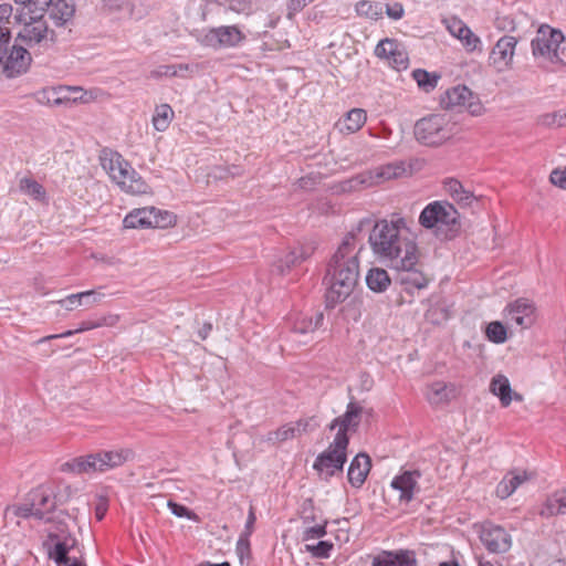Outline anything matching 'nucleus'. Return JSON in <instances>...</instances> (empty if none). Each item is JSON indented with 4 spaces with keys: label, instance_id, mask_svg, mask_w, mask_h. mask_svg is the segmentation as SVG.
<instances>
[{
    "label": "nucleus",
    "instance_id": "nucleus-1",
    "mask_svg": "<svg viewBox=\"0 0 566 566\" xmlns=\"http://www.w3.org/2000/svg\"><path fill=\"white\" fill-rule=\"evenodd\" d=\"M364 244L357 241L355 231L348 232L327 264L326 304L334 307L354 291L359 279V254Z\"/></svg>",
    "mask_w": 566,
    "mask_h": 566
},
{
    "label": "nucleus",
    "instance_id": "nucleus-2",
    "mask_svg": "<svg viewBox=\"0 0 566 566\" xmlns=\"http://www.w3.org/2000/svg\"><path fill=\"white\" fill-rule=\"evenodd\" d=\"M406 232V222L402 218L377 221L368 238L374 254L390 265L400 263L402 266H410L418 247Z\"/></svg>",
    "mask_w": 566,
    "mask_h": 566
},
{
    "label": "nucleus",
    "instance_id": "nucleus-3",
    "mask_svg": "<svg viewBox=\"0 0 566 566\" xmlns=\"http://www.w3.org/2000/svg\"><path fill=\"white\" fill-rule=\"evenodd\" d=\"M102 166L125 192L130 195L149 192L150 187L118 153L112 154L109 158H102Z\"/></svg>",
    "mask_w": 566,
    "mask_h": 566
},
{
    "label": "nucleus",
    "instance_id": "nucleus-4",
    "mask_svg": "<svg viewBox=\"0 0 566 566\" xmlns=\"http://www.w3.org/2000/svg\"><path fill=\"white\" fill-rule=\"evenodd\" d=\"M56 507L55 493L46 485H40L31 490L15 514L21 517H34L40 521H53L52 513Z\"/></svg>",
    "mask_w": 566,
    "mask_h": 566
},
{
    "label": "nucleus",
    "instance_id": "nucleus-5",
    "mask_svg": "<svg viewBox=\"0 0 566 566\" xmlns=\"http://www.w3.org/2000/svg\"><path fill=\"white\" fill-rule=\"evenodd\" d=\"M413 134L424 146H439L452 136V125L446 115L432 114L416 123Z\"/></svg>",
    "mask_w": 566,
    "mask_h": 566
},
{
    "label": "nucleus",
    "instance_id": "nucleus-6",
    "mask_svg": "<svg viewBox=\"0 0 566 566\" xmlns=\"http://www.w3.org/2000/svg\"><path fill=\"white\" fill-rule=\"evenodd\" d=\"M347 448L344 438L335 437L327 449L316 457L313 469L322 480L328 481L336 473L343 472L347 461Z\"/></svg>",
    "mask_w": 566,
    "mask_h": 566
},
{
    "label": "nucleus",
    "instance_id": "nucleus-7",
    "mask_svg": "<svg viewBox=\"0 0 566 566\" xmlns=\"http://www.w3.org/2000/svg\"><path fill=\"white\" fill-rule=\"evenodd\" d=\"M564 35L558 30L543 28L538 30L537 35L532 40V51L534 56L544 57L552 63L566 64L564 60L565 48H562Z\"/></svg>",
    "mask_w": 566,
    "mask_h": 566
},
{
    "label": "nucleus",
    "instance_id": "nucleus-8",
    "mask_svg": "<svg viewBox=\"0 0 566 566\" xmlns=\"http://www.w3.org/2000/svg\"><path fill=\"white\" fill-rule=\"evenodd\" d=\"M176 217L154 207L134 209L123 220L126 229L167 228L174 226Z\"/></svg>",
    "mask_w": 566,
    "mask_h": 566
},
{
    "label": "nucleus",
    "instance_id": "nucleus-9",
    "mask_svg": "<svg viewBox=\"0 0 566 566\" xmlns=\"http://www.w3.org/2000/svg\"><path fill=\"white\" fill-rule=\"evenodd\" d=\"M459 213L448 201H433L424 207L419 216V223L426 229L453 226L458 222Z\"/></svg>",
    "mask_w": 566,
    "mask_h": 566
},
{
    "label": "nucleus",
    "instance_id": "nucleus-10",
    "mask_svg": "<svg viewBox=\"0 0 566 566\" xmlns=\"http://www.w3.org/2000/svg\"><path fill=\"white\" fill-rule=\"evenodd\" d=\"M17 19L23 24L20 30L17 41L28 45H34L45 39L48 33V23L44 19V12L42 14H35L30 10L19 11Z\"/></svg>",
    "mask_w": 566,
    "mask_h": 566
},
{
    "label": "nucleus",
    "instance_id": "nucleus-11",
    "mask_svg": "<svg viewBox=\"0 0 566 566\" xmlns=\"http://www.w3.org/2000/svg\"><path fill=\"white\" fill-rule=\"evenodd\" d=\"M244 40V33L237 25H221L206 31L200 43L218 50L238 46Z\"/></svg>",
    "mask_w": 566,
    "mask_h": 566
},
{
    "label": "nucleus",
    "instance_id": "nucleus-12",
    "mask_svg": "<svg viewBox=\"0 0 566 566\" xmlns=\"http://www.w3.org/2000/svg\"><path fill=\"white\" fill-rule=\"evenodd\" d=\"M440 104L446 109L465 107L472 115H479L482 109L479 98L464 85L447 90L440 98Z\"/></svg>",
    "mask_w": 566,
    "mask_h": 566
},
{
    "label": "nucleus",
    "instance_id": "nucleus-13",
    "mask_svg": "<svg viewBox=\"0 0 566 566\" xmlns=\"http://www.w3.org/2000/svg\"><path fill=\"white\" fill-rule=\"evenodd\" d=\"M31 61V54L25 48L17 43L10 46L9 43L7 52L1 56L0 65L3 66L7 77H17L29 70Z\"/></svg>",
    "mask_w": 566,
    "mask_h": 566
},
{
    "label": "nucleus",
    "instance_id": "nucleus-14",
    "mask_svg": "<svg viewBox=\"0 0 566 566\" xmlns=\"http://www.w3.org/2000/svg\"><path fill=\"white\" fill-rule=\"evenodd\" d=\"M363 407L354 401L347 405L344 415L335 418L328 426L329 430L337 429L335 437H342L345 439L346 444H349L348 432L357 431L361 421Z\"/></svg>",
    "mask_w": 566,
    "mask_h": 566
},
{
    "label": "nucleus",
    "instance_id": "nucleus-15",
    "mask_svg": "<svg viewBox=\"0 0 566 566\" xmlns=\"http://www.w3.org/2000/svg\"><path fill=\"white\" fill-rule=\"evenodd\" d=\"M480 539L489 552L495 554L505 553L512 546L511 535L502 526L491 523L482 525Z\"/></svg>",
    "mask_w": 566,
    "mask_h": 566
},
{
    "label": "nucleus",
    "instance_id": "nucleus-16",
    "mask_svg": "<svg viewBox=\"0 0 566 566\" xmlns=\"http://www.w3.org/2000/svg\"><path fill=\"white\" fill-rule=\"evenodd\" d=\"M507 323L522 329L530 328L535 323V305L527 298H517L505 308Z\"/></svg>",
    "mask_w": 566,
    "mask_h": 566
},
{
    "label": "nucleus",
    "instance_id": "nucleus-17",
    "mask_svg": "<svg viewBox=\"0 0 566 566\" xmlns=\"http://www.w3.org/2000/svg\"><path fill=\"white\" fill-rule=\"evenodd\" d=\"M516 44L517 40L512 35H503L497 40L489 56L490 64L497 72H503L511 66Z\"/></svg>",
    "mask_w": 566,
    "mask_h": 566
},
{
    "label": "nucleus",
    "instance_id": "nucleus-18",
    "mask_svg": "<svg viewBox=\"0 0 566 566\" xmlns=\"http://www.w3.org/2000/svg\"><path fill=\"white\" fill-rule=\"evenodd\" d=\"M418 251L415 252V260L410 266L401 265L396 263L391 268L396 269L398 274V281L403 286L406 292H411L413 289L421 290L428 285V279L421 270L417 268L418 264Z\"/></svg>",
    "mask_w": 566,
    "mask_h": 566
},
{
    "label": "nucleus",
    "instance_id": "nucleus-19",
    "mask_svg": "<svg viewBox=\"0 0 566 566\" xmlns=\"http://www.w3.org/2000/svg\"><path fill=\"white\" fill-rule=\"evenodd\" d=\"M419 478V471H403L392 479L390 485L394 490L399 492L400 503H410L415 494L420 491L418 484Z\"/></svg>",
    "mask_w": 566,
    "mask_h": 566
},
{
    "label": "nucleus",
    "instance_id": "nucleus-20",
    "mask_svg": "<svg viewBox=\"0 0 566 566\" xmlns=\"http://www.w3.org/2000/svg\"><path fill=\"white\" fill-rule=\"evenodd\" d=\"M371 566H417L413 551H382L373 557Z\"/></svg>",
    "mask_w": 566,
    "mask_h": 566
},
{
    "label": "nucleus",
    "instance_id": "nucleus-21",
    "mask_svg": "<svg viewBox=\"0 0 566 566\" xmlns=\"http://www.w3.org/2000/svg\"><path fill=\"white\" fill-rule=\"evenodd\" d=\"M324 315L322 312L314 317L303 316L297 318L292 327L293 340L297 344H307L312 339V334L323 324Z\"/></svg>",
    "mask_w": 566,
    "mask_h": 566
},
{
    "label": "nucleus",
    "instance_id": "nucleus-22",
    "mask_svg": "<svg viewBox=\"0 0 566 566\" xmlns=\"http://www.w3.org/2000/svg\"><path fill=\"white\" fill-rule=\"evenodd\" d=\"M311 248L297 245L287 251L283 256H280L276 261H274L272 265V272L279 275H284L293 266H296L303 261H305L311 255Z\"/></svg>",
    "mask_w": 566,
    "mask_h": 566
},
{
    "label": "nucleus",
    "instance_id": "nucleus-23",
    "mask_svg": "<svg viewBox=\"0 0 566 566\" xmlns=\"http://www.w3.org/2000/svg\"><path fill=\"white\" fill-rule=\"evenodd\" d=\"M50 539H52L53 547L49 549V556L53 559L59 566H70L73 560L67 556L69 552L75 546L76 539L69 535H60V534H50Z\"/></svg>",
    "mask_w": 566,
    "mask_h": 566
},
{
    "label": "nucleus",
    "instance_id": "nucleus-24",
    "mask_svg": "<svg viewBox=\"0 0 566 566\" xmlns=\"http://www.w3.org/2000/svg\"><path fill=\"white\" fill-rule=\"evenodd\" d=\"M370 469V457L366 453H358L352 460L347 471V478L350 485L355 489L361 488L367 479Z\"/></svg>",
    "mask_w": 566,
    "mask_h": 566
},
{
    "label": "nucleus",
    "instance_id": "nucleus-25",
    "mask_svg": "<svg viewBox=\"0 0 566 566\" xmlns=\"http://www.w3.org/2000/svg\"><path fill=\"white\" fill-rule=\"evenodd\" d=\"M135 453L132 449L101 451L96 453L98 471L104 472L132 461Z\"/></svg>",
    "mask_w": 566,
    "mask_h": 566
},
{
    "label": "nucleus",
    "instance_id": "nucleus-26",
    "mask_svg": "<svg viewBox=\"0 0 566 566\" xmlns=\"http://www.w3.org/2000/svg\"><path fill=\"white\" fill-rule=\"evenodd\" d=\"M526 471H512L507 473L496 485V496L504 500L511 496L515 490L531 479Z\"/></svg>",
    "mask_w": 566,
    "mask_h": 566
},
{
    "label": "nucleus",
    "instance_id": "nucleus-27",
    "mask_svg": "<svg viewBox=\"0 0 566 566\" xmlns=\"http://www.w3.org/2000/svg\"><path fill=\"white\" fill-rule=\"evenodd\" d=\"M366 119L367 114L363 108H353L336 123V128L340 133L354 134L364 126Z\"/></svg>",
    "mask_w": 566,
    "mask_h": 566
},
{
    "label": "nucleus",
    "instance_id": "nucleus-28",
    "mask_svg": "<svg viewBox=\"0 0 566 566\" xmlns=\"http://www.w3.org/2000/svg\"><path fill=\"white\" fill-rule=\"evenodd\" d=\"M63 471H71L74 473H87L98 471L96 453L87 454L85 457H77L62 465Z\"/></svg>",
    "mask_w": 566,
    "mask_h": 566
},
{
    "label": "nucleus",
    "instance_id": "nucleus-29",
    "mask_svg": "<svg viewBox=\"0 0 566 566\" xmlns=\"http://www.w3.org/2000/svg\"><path fill=\"white\" fill-rule=\"evenodd\" d=\"M454 394L453 387L442 381H436L428 386L426 397L431 405L448 402Z\"/></svg>",
    "mask_w": 566,
    "mask_h": 566
},
{
    "label": "nucleus",
    "instance_id": "nucleus-30",
    "mask_svg": "<svg viewBox=\"0 0 566 566\" xmlns=\"http://www.w3.org/2000/svg\"><path fill=\"white\" fill-rule=\"evenodd\" d=\"M490 390L493 395L500 398L503 407L510 406L513 400L510 381L504 375H496L492 378Z\"/></svg>",
    "mask_w": 566,
    "mask_h": 566
},
{
    "label": "nucleus",
    "instance_id": "nucleus-31",
    "mask_svg": "<svg viewBox=\"0 0 566 566\" xmlns=\"http://www.w3.org/2000/svg\"><path fill=\"white\" fill-rule=\"evenodd\" d=\"M390 277L384 269L373 268L366 275L367 286L376 293L385 292L390 285Z\"/></svg>",
    "mask_w": 566,
    "mask_h": 566
},
{
    "label": "nucleus",
    "instance_id": "nucleus-32",
    "mask_svg": "<svg viewBox=\"0 0 566 566\" xmlns=\"http://www.w3.org/2000/svg\"><path fill=\"white\" fill-rule=\"evenodd\" d=\"M50 17L54 19L57 24L67 22L74 14V6L67 3L66 0L52 1L50 4Z\"/></svg>",
    "mask_w": 566,
    "mask_h": 566
},
{
    "label": "nucleus",
    "instance_id": "nucleus-33",
    "mask_svg": "<svg viewBox=\"0 0 566 566\" xmlns=\"http://www.w3.org/2000/svg\"><path fill=\"white\" fill-rule=\"evenodd\" d=\"M406 174L407 168L402 161L390 163L376 169V178L381 180L400 178Z\"/></svg>",
    "mask_w": 566,
    "mask_h": 566
},
{
    "label": "nucleus",
    "instance_id": "nucleus-34",
    "mask_svg": "<svg viewBox=\"0 0 566 566\" xmlns=\"http://www.w3.org/2000/svg\"><path fill=\"white\" fill-rule=\"evenodd\" d=\"M297 430L295 429V426L293 422H289L280 427L279 429L274 431H270L266 436V441L270 443H282L284 441H287L290 439L297 438Z\"/></svg>",
    "mask_w": 566,
    "mask_h": 566
},
{
    "label": "nucleus",
    "instance_id": "nucleus-35",
    "mask_svg": "<svg viewBox=\"0 0 566 566\" xmlns=\"http://www.w3.org/2000/svg\"><path fill=\"white\" fill-rule=\"evenodd\" d=\"M403 48L397 40L386 38L376 45L375 54L376 56L388 61L390 57L396 55V52H401Z\"/></svg>",
    "mask_w": 566,
    "mask_h": 566
},
{
    "label": "nucleus",
    "instance_id": "nucleus-36",
    "mask_svg": "<svg viewBox=\"0 0 566 566\" xmlns=\"http://www.w3.org/2000/svg\"><path fill=\"white\" fill-rule=\"evenodd\" d=\"M412 77L417 82L418 86L424 92H431L434 90L440 78L439 75L429 73L422 69L415 70L412 72Z\"/></svg>",
    "mask_w": 566,
    "mask_h": 566
},
{
    "label": "nucleus",
    "instance_id": "nucleus-37",
    "mask_svg": "<svg viewBox=\"0 0 566 566\" xmlns=\"http://www.w3.org/2000/svg\"><path fill=\"white\" fill-rule=\"evenodd\" d=\"M174 116V111L168 104H161L156 107L153 117V124L156 130L164 132L167 129L170 119Z\"/></svg>",
    "mask_w": 566,
    "mask_h": 566
},
{
    "label": "nucleus",
    "instance_id": "nucleus-38",
    "mask_svg": "<svg viewBox=\"0 0 566 566\" xmlns=\"http://www.w3.org/2000/svg\"><path fill=\"white\" fill-rule=\"evenodd\" d=\"M19 188L25 195L36 199L44 200L45 199V189L41 184L31 178H22L19 184Z\"/></svg>",
    "mask_w": 566,
    "mask_h": 566
},
{
    "label": "nucleus",
    "instance_id": "nucleus-39",
    "mask_svg": "<svg viewBox=\"0 0 566 566\" xmlns=\"http://www.w3.org/2000/svg\"><path fill=\"white\" fill-rule=\"evenodd\" d=\"M564 511L562 507V504L559 503L558 494L554 492L552 495H549L545 503L543 504L542 509L539 510V515L542 517H552L555 515H564Z\"/></svg>",
    "mask_w": 566,
    "mask_h": 566
},
{
    "label": "nucleus",
    "instance_id": "nucleus-40",
    "mask_svg": "<svg viewBox=\"0 0 566 566\" xmlns=\"http://www.w3.org/2000/svg\"><path fill=\"white\" fill-rule=\"evenodd\" d=\"M59 92L61 95H59V106H70L77 101H82L83 96H77L76 94L82 92L81 87L76 86H59Z\"/></svg>",
    "mask_w": 566,
    "mask_h": 566
},
{
    "label": "nucleus",
    "instance_id": "nucleus-41",
    "mask_svg": "<svg viewBox=\"0 0 566 566\" xmlns=\"http://www.w3.org/2000/svg\"><path fill=\"white\" fill-rule=\"evenodd\" d=\"M485 334L488 339L495 344H502L507 338L506 328L499 321L489 323L485 329Z\"/></svg>",
    "mask_w": 566,
    "mask_h": 566
},
{
    "label": "nucleus",
    "instance_id": "nucleus-42",
    "mask_svg": "<svg viewBox=\"0 0 566 566\" xmlns=\"http://www.w3.org/2000/svg\"><path fill=\"white\" fill-rule=\"evenodd\" d=\"M59 86L56 87H45L39 91L35 94L36 101L40 104L49 105V106H59Z\"/></svg>",
    "mask_w": 566,
    "mask_h": 566
},
{
    "label": "nucleus",
    "instance_id": "nucleus-43",
    "mask_svg": "<svg viewBox=\"0 0 566 566\" xmlns=\"http://www.w3.org/2000/svg\"><path fill=\"white\" fill-rule=\"evenodd\" d=\"M566 119V112L562 114L560 112L547 113L539 115L537 117V124L544 127H553V126H563Z\"/></svg>",
    "mask_w": 566,
    "mask_h": 566
},
{
    "label": "nucleus",
    "instance_id": "nucleus-44",
    "mask_svg": "<svg viewBox=\"0 0 566 566\" xmlns=\"http://www.w3.org/2000/svg\"><path fill=\"white\" fill-rule=\"evenodd\" d=\"M333 548V543L328 541H319L316 544L306 545V551L316 558H328Z\"/></svg>",
    "mask_w": 566,
    "mask_h": 566
},
{
    "label": "nucleus",
    "instance_id": "nucleus-45",
    "mask_svg": "<svg viewBox=\"0 0 566 566\" xmlns=\"http://www.w3.org/2000/svg\"><path fill=\"white\" fill-rule=\"evenodd\" d=\"M293 423L297 430L298 437L302 434L312 433L319 427V421L315 416L301 418Z\"/></svg>",
    "mask_w": 566,
    "mask_h": 566
},
{
    "label": "nucleus",
    "instance_id": "nucleus-46",
    "mask_svg": "<svg viewBox=\"0 0 566 566\" xmlns=\"http://www.w3.org/2000/svg\"><path fill=\"white\" fill-rule=\"evenodd\" d=\"M235 553L238 555L240 564L249 562L251 558L250 539L245 535H240L235 546Z\"/></svg>",
    "mask_w": 566,
    "mask_h": 566
},
{
    "label": "nucleus",
    "instance_id": "nucleus-47",
    "mask_svg": "<svg viewBox=\"0 0 566 566\" xmlns=\"http://www.w3.org/2000/svg\"><path fill=\"white\" fill-rule=\"evenodd\" d=\"M460 41L464 49L467 50V52H474L475 50H481V40L476 34L472 32L470 28L468 29V31L464 32Z\"/></svg>",
    "mask_w": 566,
    "mask_h": 566
},
{
    "label": "nucleus",
    "instance_id": "nucleus-48",
    "mask_svg": "<svg viewBox=\"0 0 566 566\" xmlns=\"http://www.w3.org/2000/svg\"><path fill=\"white\" fill-rule=\"evenodd\" d=\"M448 31L458 40L463 36L464 32L468 31L469 27L458 18H450L446 20Z\"/></svg>",
    "mask_w": 566,
    "mask_h": 566
},
{
    "label": "nucleus",
    "instance_id": "nucleus-49",
    "mask_svg": "<svg viewBox=\"0 0 566 566\" xmlns=\"http://www.w3.org/2000/svg\"><path fill=\"white\" fill-rule=\"evenodd\" d=\"M93 328H97L96 322H83L81 324V326L78 328H76L75 331H66L61 334L49 335V336H45V337H42L41 339H39L38 343H44V342H48V340L54 339V338H65V337L72 336L74 333L84 332V331H88V329H93Z\"/></svg>",
    "mask_w": 566,
    "mask_h": 566
},
{
    "label": "nucleus",
    "instance_id": "nucleus-50",
    "mask_svg": "<svg viewBox=\"0 0 566 566\" xmlns=\"http://www.w3.org/2000/svg\"><path fill=\"white\" fill-rule=\"evenodd\" d=\"M167 505L170 509L171 513L177 517H187L188 520L196 522L199 520L198 515L195 512L190 511L185 505L178 504L172 501H168Z\"/></svg>",
    "mask_w": 566,
    "mask_h": 566
},
{
    "label": "nucleus",
    "instance_id": "nucleus-51",
    "mask_svg": "<svg viewBox=\"0 0 566 566\" xmlns=\"http://www.w3.org/2000/svg\"><path fill=\"white\" fill-rule=\"evenodd\" d=\"M82 296H90V294L82 293V292L76 293V294H71V295L66 296L65 298L60 300L59 304L67 311H73L76 306L83 305Z\"/></svg>",
    "mask_w": 566,
    "mask_h": 566
},
{
    "label": "nucleus",
    "instance_id": "nucleus-52",
    "mask_svg": "<svg viewBox=\"0 0 566 566\" xmlns=\"http://www.w3.org/2000/svg\"><path fill=\"white\" fill-rule=\"evenodd\" d=\"M356 12L359 15H365L369 18H375L379 14V11L377 10V4H374L373 2L367 0L359 1L356 4Z\"/></svg>",
    "mask_w": 566,
    "mask_h": 566
},
{
    "label": "nucleus",
    "instance_id": "nucleus-53",
    "mask_svg": "<svg viewBox=\"0 0 566 566\" xmlns=\"http://www.w3.org/2000/svg\"><path fill=\"white\" fill-rule=\"evenodd\" d=\"M387 62L397 71L406 70L409 64L408 54L405 50H402L401 52H396V55L390 57V60H388Z\"/></svg>",
    "mask_w": 566,
    "mask_h": 566
},
{
    "label": "nucleus",
    "instance_id": "nucleus-54",
    "mask_svg": "<svg viewBox=\"0 0 566 566\" xmlns=\"http://www.w3.org/2000/svg\"><path fill=\"white\" fill-rule=\"evenodd\" d=\"M151 77H161V76H167V77H172V76H178V71H177V66H174L172 65H160L158 66L156 70L151 71L150 73Z\"/></svg>",
    "mask_w": 566,
    "mask_h": 566
},
{
    "label": "nucleus",
    "instance_id": "nucleus-55",
    "mask_svg": "<svg viewBox=\"0 0 566 566\" xmlns=\"http://www.w3.org/2000/svg\"><path fill=\"white\" fill-rule=\"evenodd\" d=\"M549 180L553 185L566 189V168L565 169H554L551 172Z\"/></svg>",
    "mask_w": 566,
    "mask_h": 566
},
{
    "label": "nucleus",
    "instance_id": "nucleus-56",
    "mask_svg": "<svg viewBox=\"0 0 566 566\" xmlns=\"http://www.w3.org/2000/svg\"><path fill=\"white\" fill-rule=\"evenodd\" d=\"M325 534H326L325 525L311 526L304 531L303 539L310 541V539H314V538H319V537H323Z\"/></svg>",
    "mask_w": 566,
    "mask_h": 566
},
{
    "label": "nucleus",
    "instance_id": "nucleus-57",
    "mask_svg": "<svg viewBox=\"0 0 566 566\" xmlns=\"http://www.w3.org/2000/svg\"><path fill=\"white\" fill-rule=\"evenodd\" d=\"M386 13L392 20H399L405 14L403 6L399 2L386 4Z\"/></svg>",
    "mask_w": 566,
    "mask_h": 566
},
{
    "label": "nucleus",
    "instance_id": "nucleus-58",
    "mask_svg": "<svg viewBox=\"0 0 566 566\" xmlns=\"http://www.w3.org/2000/svg\"><path fill=\"white\" fill-rule=\"evenodd\" d=\"M446 191L454 199V197L463 193V186L455 179H449L444 182Z\"/></svg>",
    "mask_w": 566,
    "mask_h": 566
},
{
    "label": "nucleus",
    "instance_id": "nucleus-59",
    "mask_svg": "<svg viewBox=\"0 0 566 566\" xmlns=\"http://www.w3.org/2000/svg\"><path fill=\"white\" fill-rule=\"evenodd\" d=\"M83 293L90 294V296H82L83 305L86 307L99 303L104 297V294L97 290L84 291Z\"/></svg>",
    "mask_w": 566,
    "mask_h": 566
},
{
    "label": "nucleus",
    "instance_id": "nucleus-60",
    "mask_svg": "<svg viewBox=\"0 0 566 566\" xmlns=\"http://www.w3.org/2000/svg\"><path fill=\"white\" fill-rule=\"evenodd\" d=\"M255 514L253 512V509L251 507L249 511V515L244 525V531L240 535H245L247 538H250L251 534L254 530V523H255Z\"/></svg>",
    "mask_w": 566,
    "mask_h": 566
},
{
    "label": "nucleus",
    "instance_id": "nucleus-61",
    "mask_svg": "<svg viewBox=\"0 0 566 566\" xmlns=\"http://www.w3.org/2000/svg\"><path fill=\"white\" fill-rule=\"evenodd\" d=\"M453 200L457 201L462 207H468V206H471L472 202L476 200V198L473 196L472 192L463 189V193L454 197Z\"/></svg>",
    "mask_w": 566,
    "mask_h": 566
},
{
    "label": "nucleus",
    "instance_id": "nucleus-62",
    "mask_svg": "<svg viewBox=\"0 0 566 566\" xmlns=\"http://www.w3.org/2000/svg\"><path fill=\"white\" fill-rule=\"evenodd\" d=\"M119 321V316L116 314H108L96 321V327L101 326H115Z\"/></svg>",
    "mask_w": 566,
    "mask_h": 566
},
{
    "label": "nucleus",
    "instance_id": "nucleus-63",
    "mask_svg": "<svg viewBox=\"0 0 566 566\" xmlns=\"http://www.w3.org/2000/svg\"><path fill=\"white\" fill-rule=\"evenodd\" d=\"M306 3L303 0H289L287 2V10H289V17L294 14L295 12H298L305 8Z\"/></svg>",
    "mask_w": 566,
    "mask_h": 566
},
{
    "label": "nucleus",
    "instance_id": "nucleus-64",
    "mask_svg": "<svg viewBox=\"0 0 566 566\" xmlns=\"http://www.w3.org/2000/svg\"><path fill=\"white\" fill-rule=\"evenodd\" d=\"M35 4V14H42L46 9L50 8L52 0H33Z\"/></svg>",
    "mask_w": 566,
    "mask_h": 566
}]
</instances>
